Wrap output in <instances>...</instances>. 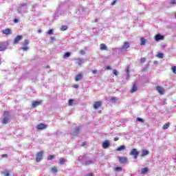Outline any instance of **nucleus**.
<instances>
[{"label": "nucleus", "mask_w": 176, "mask_h": 176, "mask_svg": "<svg viewBox=\"0 0 176 176\" xmlns=\"http://www.w3.org/2000/svg\"><path fill=\"white\" fill-rule=\"evenodd\" d=\"M3 118H2L1 123L2 124H8V122H9V119L10 118V112L4 111Z\"/></svg>", "instance_id": "1"}, {"label": "nucleus", "mask_w": 176, "mask_h": 176, "mask_svg": "<svg viewBox=\"0 0 176 176\" xmlns=\"http://www.w3.org/2000/svg\"><path fill=\"white\" fill-rule=\"evenodd\" d=\"M28 45H30V41L28 39H25L22 45L23 47H21L22 50L23 52H27L30 47H28Z\"/></svg>", "instance_id": "2"}, {"label": "nucleus", "mask_w": 176, "mask_h": 176, "mask_svg": "<svg viewBox=\"0 0 176 176\" xmlns=\"http://www.w3.org/2000/svg\"><path fill=\"white\" fill-rule=\"evenodd\" d=\"M43 151H41L40 152L37 153L36 156V160L37 162H41L42 159H43Z\"/></svg>", "instance_id": "3"}, {"label": "nucleus", "mask_w": 176, "mask_h": 176, "mask_svg": "<svg viewBox=\"0 0 176 176\" xmlns=\"http://www.w3.org/2000/svg\"><path fill=\"white\" fill-rule=\"evenodd\" d=\"M130 155L131 156H133L134 159H137V157H138V155H140V153L136 148H133L130 152Z\"/></svg>", "instance_id": "4"}, {"label": "nucleus", "mask_w": 176, "mask_h": 176, "mask_svg": "<svg viewBox=\"0 0 176 176\" xmlns=\"http://www.w3.org/2000/svg\"><path fill=\"white\" fill-rule=\"evenodd\" d=\"M102 107V101H96L94 103L93 108L94 109H98V108H101Z\"/></svg>", "instance_id": "5"}, {"label": "nucleus", "mask_w": 176, "mask_h": 176, "mask_svg": "<svg viewBox=\"0 0 176 176\" xmlns=\"http://www.w3.org/2000/svg\"><path fill=\"white\" fill-rule=\"evenodd\" d=\"M47 128V125L45 123H41L38 125L36 126V129L37 130H45V129Z\"/></svg>", "instance_id": "6"}, {"label": "nucleus", "mask_w": 176, "mask_h": 176, "mask_svg": "<svg viewBox=\"0 0 176 176\" xmlns=\"http://www.w3.org/2000/svg\"><path fill=\"white\" fill-rule=\"evenodd\" d=\"M164 39V36L157 34L155 36V41L159 42V41H163Z\"/></svg>", "instance_id": "7"}, {"label": "nucleus", "mask_w": 176, "mask_h": 176, "mask_svg": "<svg viewBox=\"0 0 176 176\" xmlns=\"http://www.w3.org/2000/svg\"><path fill=\"white\" fill-rule=\"evenodd\" d=\"M109 146H111V142H109V140H105L102 143L103 149H107V148H109Z\"/></svg>", "instance_id": "8"}, {"label": "nucleus", "mask_w": 176, "mask_h": 176, "mask_svg": "<svg viewBox=\"0 0 176 176\" xmlns=\"http://www.w3.org/2000/svg\"><path fill=\"white\" fill-rule=\"evenodd\" d=\"M156 90L158 91V93H160L161 94V96H163V94H164V89H163V87L157 85L156 87Z\"/></svg>", "instance_id": "9"}, {"label": "nucleus", "mask_w": 176, "mask_h": 176, "mask_svg": "<svg viewBox=\"0 0 176 176\" xmlns=\"http://www.w3.org/2000/svg\"><path fill=\"white\" fill-rule=\"evenodd\" d=\"M130 47V43L125 41L121 48L122 50H126V49H129Z\"/></svg>", "instance_id": "10"}, {"label": "nucleus", "mask_w": 176, "mask_h": 176, "mask_svg": "<svg viewBox=\"0 0 176 176\" xmlns=\"http://www.w3.org/2000/svg\"><path fill=\"white\" fill-rule=\"evenodd\" d=\"M119 162L121 164H124L127 163V157H119Z\"/></svg>", "instance_id": "11"}, {"label": "nucleus", "mask_w": 176, "mask_h": 176, "mask_svg": "<svg viewBox=\"0 0 176 176\" xmlns=\"http://www.w3.org/2000/svg\"><path fill=\"white\" fill-rule=\"evenodd\" d=\"M41 104H42V100L34 101L32 102V108H36V107H38V105H41Z\"/></svg>", "instance_id": "12"}, {"label": "nucleus", "mask_w": 176, "mask_h": 176, "mask_svg": "<svg viewBox=\"0 0 176 176\" xmlns=\"http://www.w3.org/2000/svg\"><path fill=\"white\" fill-rule=\"evenodd\" d=\"M2 33L4 34V35H10L12 34V30L9 29V28H7V29H5L2 31Z\"/></svg>", "instance_id": "13"}, {"label": "nucleus", "mask_w": 176, "mask_h": 176, "mask_svg": "<svg viewBox=\"0 0 176 176\" xmlns=\"http://www.w3.org/2000/svg\"><path fill=\"white\" fill-rule=\"evenodd\" d=\"M21 39H23V36H21V35L17 36L14 39V43H15V44L19 43V42H20V41H21Z\"/></svg>", "instance_id": "14"}, {"label": "nucleus", "mask_w": 176, "mask_h": 176, "mask_svg": "<svg viewBox=\"0 0 176 176\" xmlns=\"http://www.w3.org/2000/svg\"><path fill=\"white\" fill-rule=\"evenodd\" d=\"M83 78V74H79L76 76L75 80L76 82H79V80H82Z\"/></svg>", "instance_id": "15"}, {"label": "nucleus", "mask_w": 176, "mask_h": 176, "mask_svg": "<svg viewBox=\"0 0 176 176\" xmlns=\"http://www.w3.org/2000/svg\"><path fill=\"white\" fill-rule=\"evenodd\" d=\"M145 43H146V39L144 37L140 38V46H145Z\"/></svg>", "instance_id": "16"}, {"label": "nucleus", "mask_w": 176, "mask_h": 176, "mask_svg": "<svg viewBox=\"0 0 176 176\" xmlns=\"http://www.w3.org/2000/svg\"><path fill=\"white\" fill-rule=\"evenodd\" d=\"M3 50H6V45L3 43H0V52H3Z\"/></svg>", "instance_id": "17"}, {"label": "nucleus", "mask_w": 176, "mask_h": 176, "mask_svg": "<svg viewBox=\"0 0 176 176\" xmlns=\"http://www.w3.org/2000/svg\"><path fill=\"white\" fill-rule=\"evenodd\" d=\"M138 87H137V84L134 83L133 85L132 89H131L130 92L131 93H135V91H137Z\"/></svg>", "instance_id": "18"}, {"label": "nucleus", "mask_w": 176, "mask_h": 176, "mask_svg": "<svg viewBox=\"0 0 176 176\" xmlns=\"http://www.w3.org/2000/svg\"><path fill=\"white\" fill-rule=\"evenodd\" d=\"M124 149H126V146L122 145V146H120L119 147H118L116 148V151H117V152H120L122 151H124Z\"/></svg>", "instance_id": "19"}, {"label": "nucleus", "mask_w": 176, "mask_h": 176, "mask_svg": "<svg viewBox=\"0 0 176 176\" xmlns=\"http://www.w3.org/2000/svg\"><path fill=\"white\" fill-rule=\"evenodd\" d=\"M146 155H149V151L148 150H142V157H144V156H146Z\"/></svg>", "instance_id": "20"}, {"label": "nucleus", "mask_w": 176, "mask_h": 176, "mask_svg": "<svg viewBox=\"0 0 176 176\" xmlns=\"http://www.w3.org/2000/svg\"><path fill=\"white\" fill-rule=\"evenodd\" d=\"M100 50H108V47L104 43L100 44Z\"/></svg>", "instance_id": "21"}, {"label": "nucleus", "mask_w": 176, "mask_h": 176, "mask_svg": "<svg viewBox=\"0 0 176 176\" xmlns=\"http://www.w3.org/2000/svg\"><path fill=\"white\" fill-rule=\"evenodd\" d=\"M52 173H53L54 174H57V173H58V170L57 169V167L56 166H53L51 169Z\"/></svg>", "instance_id": "22"}, {"label": "nucleus", "mask_w": 176, "mask_h": 176, "mask_svg": "<svg viewBox=\"0 0 176 176\" xmlns=\"http://www.w3.org/2000/svg\"><path fill=\"white\" fill-rule=\"evenodd\" d=\"M170 127V122H168L165 124H164L162 129L163 130H167V129H168Z\"/></svg>", "instance_id": "23"}, {"label": "nucleus", "mask_w": 176, "mask_h": 176, "mask_svg": "<svg viewBox=\"0 0 176 176\" xmlns=\"http://www.w3.org/2000/svg\"><path fill=\"white\" fill-rule=\"evenodd\" d=\"M68 30V26L67 25H62L60 28V31H67Z\"/></svg>", "instance_id": "24"}, {"label": "nucleus", "mask_w": 176, "mask_h": 176, "mask_svg": "<svg viewBox=\"0 0 176 176\" xmlns=\"http://www.w3.org/2000/svg\"><path fill=\"white\" fill-rule=\"evenodd\" d=\"M71 56V52H66L64 55L63 57L64 58H68Z\"/></svg>", "instance_id": "25"}, {"label": "nucleus", "mask_w": 176, "mask_h": 176, "mask_svg": "<svg viewBox=\"0 0 176 176\" xmlns=\"http://www.w3.org/2000/svg\"><path fill=\"white\" fill-rule=\"evenodd\" d=\"M76 63L78 65H82V64H83V60L80 58H78Z\"/></svg>", "instance_id": "26"}, {"label": "nucleus", "mask_w": 176, "mask_h": 176, "mask_svg": "<svg viewBox=\"0 0 176 176\" xmlns=\"http://www.w3.org/2000/svg\"><path fill=\"white\" fill-rule=\"evenodd\" d=\"M93 164V161L91 160H88L85 162V166H90V164Z\"/></svg>", "instance_id": "27"}, {"label": "nucleus", "mask_w": 176, "mask_h": 176, "mask_svg": "<svg viewBox=\"0 0 176 176\" xmlns=\"http://www.w3.org/2000/svg\"><path fill=\"white\" fill-rule=\"evenodd\" d=\"M54 157H56V155H49L47 157V160H53V159H54Z\"/></svg>", "instance_id": "28"}, {"label": "nucleus", "mask_w": 176, "mask_h": 176, "mask_svg": "<svg viewBox=\"0 0 176 176\" xmlns=\"http://www.w3.org/2000/svg\"><path fill=\"white\" fill-rule=\"evenodd\" d=\"M148 173V168H143L142 169V174H146Z\"/></svg>", "instance_id": "29"}, {"label": "nucleus", "mask_w": 176, "mask_h": 176, "mask_svg": "<svg viewBox=\"0 0 176 176\" xmlns=\"http://www.w3.org/2000/svg\"><path fill=\"white\" fill-rule=\"evenodd\" d=\"M59 164H64V163H65V158H61L59 162H58Z\"/></svg>", "instance_id": "30"}, {"label": "nucleus", "mask_w": 176, "mask_h": 176, "mask_svg": "<svg viewBox=\"0 0 176 176\" xmlns=\"http://www.w3.org/2000/svg\"><path fill=\"white\" fill-rule=\"evenodd\" d=\"M118 98H111V99H110V101H111V102H117V101H118Z\"/></svg>", "instance_id": "31"}, {"label": "nucleus", "mask_w": 176, "mask_h": 176, "mask_svg": "<svg viewBox=\"0 0 176 176\" xmlns=\"http://www.w3.org/2000/svg\"><path fill=\"white\" fill-rule=\"evenodd\" d=\"M74 131H75V133H79V131H80V126H76L74 129Z\"/></svg>", "instance_id": "32"}, {"label": "nucleus", "mask_w": 176, "mask_h": 176, "mask_svg": "<svg viewBox=\"0 0 176 176\" xmlns=\"http://www.w3.org/2000/svg\"><path fill=\"white\" fill-rule=\"evenodd\" d=\"M157 57H158V58H163L164 57L163 53H158L157 55Z\"/></svg>", "instance_id": "33"}, {"label": "nucleus", "mask_w": 176, "mask_h": 176, "mask_svg": "<svg viewBox=\"0 0 176 176\" xmlns=\"http://www.w3.org/2000/svg\"><path fill=\"white\" fill-rule=\"evenodd\" d=\"M80 54L82 55V56H85V54H86V51L85 50H80Z\"/></svg>", "instance_id": "34"}, {"label": "nucleus", "mask_w": 176, "mask_h": 176, "mask_svg": "<svg viewBox=\"0 0 176 176\" xmlns=\"http://www.w3.org/2000/svg\"><path fill=\"white\" fill-rule=\"evenodd\" d=\"M140 61L141 64H144L146 61V58H142Z\"/></svg>", "instance_id": "35"}, {"label": "nucleus", "mask_w": 176, "mask_h": 176, "mask_svg": "<svg viewBox=\"0 0 176 176\" xmlns=\"http://www.w3.org/2000/svg\"><path fill=\"white\" fill-rule=\"evenodd\" d=\"M126 74H127V78H129L130 76V68L126 67Z\"/></svg>", "instance_id": "36"}, {"label": "nucleus", "mask_w": 176, "mask_h": 176, "mask_svg": "<svg viewBox=\"0 0 176 176\" xmlns=\"http://www.w3.org/2000/svg\"><path fill=\"white\" fill-rule=\"evenodd\" d=\"M122 167H120V166H118V167H116V168H115V170L116 171H122Z\"/></svg>", "instance_id": "37"}, {"label": "nucleus", "mask_w": 176, "mask_h": 176, "mask_svg": "<svg viewBox=\"0 0 176 176\" xmlns=\"http://www.w3.org/2000/svg\"><path fill=\"white\" fill-rule=\"evenodd\" d=\"M172 72L176 74V66L172 67Z\"/></svg>", "instance_id": "38"}, {"label": "nucleus", "mask_w": 176, "mask_h": 176, "mask_svg": "<svg viewBox=\"0 0 176 176\" xmlns=\"http://www.w3.org/2000/svg\"><path fill=\"white\" fill-rule=\"evenodd\" d=\"M138 122H140L141 123H144V119L141 118H137Z\"/></svg>", "instance_id": "39"}, {"label": "nucleus", "mask_w": 176, "mask_h": 176, "mask_svg": "<svg viewBox=\"0 0 176 176\" xmlns=\"http://www.w3.org/2000/svg\"><path fill=\"white\" fill-rule=\"evenodd\" d=\"M69 105H72V104H74V100L70 99L68 102Z\"/></svg>", "instance_id": "40"}, {"label": "nucleus", "mask_w": 176, "mask_h": 176, "mask_svg": "<svg viewBox=\"0 0 176 176\" xmlns=\"http://www.w3.org/2000/svg\"><path fill=\"white\" fill-rule=\"evenodd\" d=\"M4 175H5V176H10V173L9 170L6 171V172L4 173Z\"/></svg>", "instance_id": "41"}, {"label": "nucleus", "mask_w": 176, "mask_h": 176, "mask_svg": "<svg viewBox=\"0 0 176 176\" xmlns=\"http://www.w3.org/2000/svg\"><path fill=\"white\" fill-rule=\"evenodd\" d=\"M47 34H48L49 35H53V30H48Z\"/></svg>", "instance_id": "42"}, {"label": "nucleus", "mask_w": 176, "mask_h": 176, "mask_svg": "<svg viewBox=\"0 0 176 176\" xmlns=\"http://www.w3.org/2000/svg\"><path fill=\"white\" fill-rule=\"evenodd\" d=\"M170 3V5H175L176 4V0H171Z\"/></svg>", "instance_id": "43"}, {"label": "nucleus", "mask_w": 176, "mask_h": 176, "mask_svg": "<svg viewBox=\"0 0 176 176\" xmlns=\"http://www.w3.org/2000/svg\"><path fill=\"white\" fill-rule=\"evenodd\" d=\"M113 74H114V75H116V76L118 75V70H116V69H113Z\"/></svg>", "instance_id": "44"}, {"label": "nucleus", "mask_w": 176, "mask_h": 176, "mask_svg": "<svg viewBox=\"0 0 176 176\" xmlns=\"http://www.w3.org/2000/svg\"><path fill=\"white\" fill-rule=\"evenodd\" d=\"M118 0H114L112 3H111V6H113L114 5H116V2Z\"/></svg>", "instance_id": "45"}, {"label": "nucleus", "mask_w": 176, "mask_h": 176, "mask_svg": "<svg viewBox=\"0 0 176 176\" xmlns=\"http://www.w3.org/2000/svg\"><path fill=\"white\" fill-rule=\"evenodd\" d=\"M108 69H111V66H107V67H105V70H106V71H108Z\"/></svg>", "instance_id": "46"}, {"label": "nucleus", "mask_w": 176, "mask_h": 176, "mask_svg": "<svg viewBox=\"0 0 176 176\" xmlns=\"http://www.w3.org/2000/svg\"><path fill=\"white\" fill-rule=\"evenodd\" d=\"M24 6H27V3H23V4H21V5H20V7H21V8H23V7H24Z\"/></svg>", "instance_id": "47"}, {"label": "nucleus", "mask_w": 176, "mask_h": 176, "mask_svg": "<svg viewBox=\"0 0 176 176\" xmlns=\"http://www.w3.org/2000/svg\"><path fill=\"white\" fill-rule=\"evenodd\" d=\"M98 71L97 69L92 70V74H97Z\"/></svg>", "instance_id": "48"}, {"label": "nucleus", "mask_w": 176, "mask_h": 176, "mask_svg": "<svg viewBox=\"0 0 176 176\" xmlns=\"http://www.w3.org/2000/svg\"><path fill=\"white\" fill-rule=\"evenodd\" d=\"M73 87H74V89H78V88L79 87V85H73Z\"/></svg>", "instance_id": "49"}, {"label": "nucleus", "mask_w": 176, "mask_h": 176, "mask_svg": "<svg viewBox=\"0 0 176 176\" xmlns=\"http://www.w3.org/2000/svg\"><path fill=\"white\" fill-rule=\"evenodd\" d=\"M14 23H19V19H14Z\"/></svg>", "instance_id": "50"}, {"label": "nucleus", "mask_w": 176, "mask_h": 176, "mask_svg": "<svg viewBox=\"0 0 176 176\" xmlns=\"http://www.w3.org/2000/svg\"><path fill=\"white\" fill-rule=\"evenodd\" d=\"M1 157H8V154H3Z\"/></svg>", "instance_id": "51"}, {"label": "nucleus", "mask_w": 176, "mask_h": 176, "mask_svg": "<svg viewBox=\"0 0 176 176\" xmlns=\"http://www.w3.org/2000/svg\"><path fill=\"white\" fill-rule=\"evenodd\" d=\"M86 144H87L86 142H82L81 144V146H85Z\"/></svg>", "instance_id": "52"}, {"label": "nucleus", "mask_w": 176, "mask_h": 176, "mask_svg": "<svg viewBox=\"0 0 176 176\" xmlns=\"http://www.w3.org/2000/svg\"><path fill=\"white\" fill-rule=\"evenodd\" d=\"M114 141H119V138H114Z\"/></svg>", "instance_id": "53"}, {"label": "nucleus", "mask_w": 176, "mask_h": 176, "mask_svg": "<svg viewBox=\"0 0 176 176\" xmlns=\"http://www.w3.org/2000/svg\"><path fill=\"white\" fill-rule=\"evenodd\" d=\"M88 176H94V175H93V173H91L88 174Z\"/></svg>", "instance_id": "54"}, {"label": "nucleus", "mask_w": 176, "mask_h": 176, "mask_svg": "<svg viewBox=\"0 0 176 176\" xmlns=\"http://www.w3.org/2000/svg\"><path fill=\"white\" fill-rule=\"evenodd\" d=\"M54 39H55V38H54V37H53V36H52V37H51V41H54Z\"/></svg>", "instance_id": "55"}, {"label": "nucleus", "mask_w": 176, "mask_h": 176, "mask_svg": "<svg viewBox=\"0 0 176 176\" xmlns=\"http://www.w3.org/2000/svg\"><path fill=\"white\" fill-rule=\"evenodd\" d=\"M1 64H2V61L0 60V65H1Z\"/></svg>", "instance_id": "56"}, {"label": "nucleus", "mask_w": 176, "mask_h": 176, "mask_svg": "<svg viewBox=\"0 0 176 176\" xmlns=\"http://www.w3.org/2000/svg\"><path fill=\"white\" fill-rule=\"evenodd\" d=\"M142 71H146V69H143V70Z\"/></svg>", "instance_id": "57"}, {"label": "nucleus", "mask_w": 176, "mask_h": 176, "mask_svg": "<svg viewBox=\"0 0 176 176\" xmlns=\"http://www.w3.org/2000/svg\"><path fill=\"white\" fill-rule=\"evenodd\" d=\"M175 16H176V12H175Z\"/></svg>", "instance_id": "58"}]
</instances>
